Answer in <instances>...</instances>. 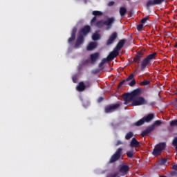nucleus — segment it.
<instances>
[{"label":"nucleus","mask_w":177,"mask_h":177,"mask_svg":"<svg viewBox=\"0 0 177 177\" xmlns=\"http://www.w3.org/2000/svg\"><path fill=\"white\" fill-rule=\"evenodd\" d=\"M91 32V26H85L83 28H82L79 31V35L77 37L75 44V48L77 49L81 46L85 42V38L84 37L85 35H88Z\"/></svg>","instance_id":"1"},{"label":"nucleus","mask_w":177,"mask_h":177,"mask_svg":"<svg viewBox=\"0 0 177 177\" xmlns=\"http://www.w3.org/2000/svg\"><path fill=\"white\" fill-rule=\"evenodd\" d=\"M114 21H115V18L113 17L111 18H108L106 21L100 20L96 22L95 27L97 28H103L104 26H106V30L109 31L111 27H113V24H114Z\"/></svg>","instance_id":"2"},{"label":"nucleus","mask_w":177,"mask_h":177,"mask_svg":"<svg viewBox=\"0 0 177 177\" xmlns=\"http://www.w3.org/2000/svg\"><path fill=\"white\" fill-rule=\"evenodd\" d=\"M156 57H157V53L154 52L152 54L147 55L146 58L143 59L140 64L141 71H145V70H146V67L150 64L151 60H154Z\"/></svg>","instance_id":"3"},{"label":"nucleus","mask_w":177,"mask_h":177,"mask_svg":"<svg viewBox=\"0 0 177 177\" xmlns=\"http://www.w3.org/2000/svg\"><path fill=\"white\" fill-rule=\"evenodd\" d=\"M167 147V143L160 142L156 145L152 152L153 156H160L162 150Z\"/></svg>","instance_id":"4"},{"label":"nucleus","mask_w":177,"mask_h":177,"mask_svg":"<svg viewBox=\"0 0 177 177\" xmlns=\"http://www.w3.org/2000/svg\"><path fill=\"white\" fill-rule=\"evenodd\" d=\"M120 106H121V104L118 103L106 105L104 109V111L105 114H111V113H114Z\"/></svg>","instance_id":"5"},{"label":"nucleus","mask_w":177,"mask_h":177,"mask_svg":"<svg viewBox=\"0 0 177 177\" xmlns=\"http://www.w3.org/2000/svg\"><path fill=\"white\" fill-rule=\"evenodd\" d=\"M148 102L143 97H138L134 98L131 102V106H143V104H147Z\"/></svg>","instance_id":"6"},{"label":"nucleus","mask_w":177,"mask_h":177,"mask_svg":"<svg viewBox=\"0 0 177 177\" xmlns=\"http://www.w3.org/2000/svg\"><path fill=\"white\" fill-rule=\"evenodd\" d=\"M121 156H122V149L118 148L115 153L111 157L109 162L112 164L113 162H115V161H118L121 158Z\"/></svg>","instance_id":"7"},{"label":"nucleus","mask_w":177,"mask_h":177,"mask_svg":"<svg viewBox=\"0 0 177 177\" xmlns=\"http://www.w3.org/2000/svg\"><path fill=\"white\" fill-rule=\"evenodd\" d=\"M118 38V33L117 32H113L110 36L108 40L106 41V45L107 46L112 45V44H114V41L115 39Z\"/></svg>","instance_id":"8"},{"label":"nucleus","mask_w":177,"mask_h":177,"mask_svg":"<svg viewBox=\"0 0 177 177\" xmlns=\"http://www.w3.org/2000/svg\"><path fill=\"white\" fill-rule=\"evenodd\" d=\"M122 97L124 99V104H128L129 102H133V98L131 93H125L122 95Z\"/></svg>","instance_id":"9"},{"label":"nucleus","mask_w":177,"mask_h":177,"mask_svg":"<svg viewBox=\"0 0 177 177\" xmlns=\"http://www.w3.org/2000/svg\"><path fill=\"white\" fill-rule=\"evenodd\" d=\"M153 131H154V125H151L148 127L145 130L142 131L141 136L143 137L147 136L149 133H151V132H153Z\"/></svg>","instance_id":"10"},{"label":"nucleus","mask_w":177,"mask_h":177,"mask_svg":"<svg viewBox=\"0 0 177 177\" xmlns=\"http://www.w3.org/2000/svg\"><path fill=\"white\" fill-rule=\"evenodd\" d=\"M130 95H131V97H133V99H136V97H141L140 95H142V91L140 90V88H136V90L130 93Z\"/></svg>","instance_id":"11"},{"label":"nucleus","mask_w":177,"mask_h":177,"mask_svg":"<svg viewBox=\"0 0 177 177\" xmlns=\"http://www.w3.org/2000/svg\"><path fill=\"white\" fill-rule=\"evenodd\" d=\"M77 30H78V28H77V27H74L73 28L72 32H71V37L68 39V44H71L72 41L75 40V37L77 35Z\"/></svg>","instance_id":"12"},{"label":"nucleus","mask_w":177,"mask_h":177,"mask_svg":"<svg viewBox=\"0 0 177 177\" xmlns=\"http://www.w3.org/2000/svg\"><path fill=\"white\" fill-rule=\"evenodd\" d=\"M120 55V51L117 49H114L112 52L109 53L108 55V59H109L111 61L113 60L115 57H117Z\"/></svg>","instance_id":"13"},{"label":"nucleus","mask_w":177,"mask_h":177,"mask_svg":"<svg viewBox=\"0 0 177 177\" xmlns=\"http://www.w3.org/2000/svg\"><path fill=\"white\" fill-rule=\"evenodd\" d=\"M99 53H95L93 54H91L90 55V60L91 61V64H95L96 62L99 59Z\"/></svg>","instance_id":"14"},{"label":"nucleus","mask_w":177,"mask_h":177,"mask_svg":"<svg viewBox=\"0 0 177 177\" xmlns=\"http://www.w3.org/2000/svg\"><path fill=\"white\" fill-rule=\"evenodd\" d=\"M127 42V39H121L118 41V44L116 45L115 49H116V50H121V49H122V47L124 46V45H125V43Z\"/></svg>","instance_id":"15"},{"label":"nucleus","mask_w":177,"mask_h":177,"mask_svg":"<svg viewBox=\"0 0 177 177\" xmlns=\"http://www.w3.org/2000/svg\"><path fill=\"white\" fill-rule=\"evenodd\" d=\"M96 48H97V43L91 41L87 46L86 49L87 50H93V49H96Z\"/></svg>","instance_id":"16"},{"label":"nucleus","mask_w":177,"mask_h":177,"mask_svg":"<svg viewBox=\"0 0 177 177\" xmlns=\"http://www.w3.org/2000/svg\"><path fill=\"white\" fill-rule=\"evenodd\" d=\"M85 89V83H84V82H79L76 87V91H78V92H84Z\"/></svg>","instance_id":"17"},{"label":"nucleus","mask_w":177,"mask_h":177,"mask_svg":"<svg viewBox=\"0 0 177 177\" xmlns=\"http://www.w3.org/2000/svg\"><path fill=\"white\" fill-rule=\"evenodd\" d=\"M130 146L131 147H140V142H139V141L136 140V138H133L130 142Z\"/></svg>","instance_id":"18"},{"label":"nucleus","mask_w":177,"mask_h":177,"mask_svg":"<svg viewBox=\"0 0 177 177\" xmlns=\"http://www.w3.org/2000/svg\"><path fill=\"white\" fill-rule=\"evenodd\" d=\"M142 57H143V53L142 52H138L137 53L136 57H134L133 62H134V63H138L139 61L141 60Z\"/></svg>","instance_id":"19"},{"label":"nucleus","mask_w":177,"mask_h":177,"mask_svg":"<svg viewBox=\"0 0 177 177\" xmlns=\"http://www.w3.org/2000/svg\"><path fill=\"white\" fill-rule=\"evenodd\" d=\"M129 171V166L127 165H122L120 168V172L122 174H127Z\"/></svg>","instance_id":"20"},{"label":"nucleus","mask_w":177,"mask_h":177,"mask_svg":"<svg viewBox=\"0 0 177 177\" xmlns=\"http://www.w3.org/2000/svg\"><path fill=\"white\" fill-rule=\"evenodd\" d=\"M145 122H150L154 118V114L149 113L147 116L143 117Z\"/></svg>","instance_id":"21"},{"label":"nucleus","mask_w":177,"mask_h":177,"mask_svg":"<svg viewBox=\"0 0 177 177\" xmlns=\"http://www.w3.org/2000/svg\"><path fill=\"white\" fill-rule=\"evenodd\" d=\"M153 5H160L157 0H149L147 2V8H150Z\"/></svg>","instance_id":"22"},{"label":"nucleus","mask_w":177,"mask_h":177,"mask_svg":"<svg viewBox=\"0 0 177 177\" xmlns=\"http://www.w3.org/2000/svg\"><path fill=\"white\" fill-rule=\"evenodd\" d=\"M119 13H120L121 17H124V16H125V15H127V9L125 8V7H120Z\"/></svg>","instance_id":"23"},{"label":"nucleus","mask_w":177,"mask_h":177,"mask_svg":"<svg viewBox=\"0 0 177 177\" xmlns=\"http://www.w3.org/2000/svg\"><path fill=\"white\" fill-rule=\"evenodd\" d=\"M145 119L142 118L138 121H137L136 123H134L135 127H142L145 124Z\"/></svg>","instance_id":"24"},{"label":"nucleus","mask_w":177,"mask_h":177,"mask_svg":"<svg viewBox=\"0 0 177 177\" xmlns=\"http://www.w3.org/2000/svg\"><path fill=\"white\" fill-rule=\"evenodd\" d=\"M133 137V133L132 131H129L125 136L126 140H129V139H132Z\"/></svg>","instance_id":"25"},{"label":"nucleus","mask_w":177,"mask_h":177,"mask_svg":"<svg viewBox=\"0 0 177 177\" xmlns=\"http://www.w3.org/2000/svg\"><path fill=\"white\" fill-rule=\"evenodd\" d=\"M92 39L93 41H98V39H100V35L99 33H94L92 35Z\"/></svg>","instance_id":"26"},{"label":"nucleus","mask_w":177,"mask_h":177,"mask_svg":"<svg viewBox=\"0 0 177 177\" xmlns=\"http://www.w3.org/2000/svg\"><path fill=\"white\" fill-rule=\"evenodd\" d=\"M150 84V80H143L142 82H141L140 83V85L141 86H146V85H149Z\"/></svg>","instance_id":"27"},{"label":"nucleus","mask_w":177,"mask_h":177,"mask_svg":"<svg viewBox=\"0 0 177 177\" xmlns=\"http://www.w3.org/2000/svg\"><path fill=\"white\" fill-rule=\"evenodd\" d=\"M92 15L96 17V16H102L103 12L100 11H93Z\"/></svg>","instance_id":"28"},{"label":"nucleus","mask_w":177,"mask_h":177,"mask_svg":"<svg viewBox=\"0 0 177 177\" xmlns=\"http://www.w3.org/2000/svg\"><path fill=\"white\" fill-rule=\"evenodd\" d=\"M127 156L129 158H132V157H133V151H127Z\"/></svg>","instance_id":"29"},{"label":"nucleus","mask_w":177,"mask_h":177,"mask_svg":"<svg viewBox=\"0 0 177 177\" xmlns=\"http://www.w3.org/2000/svg\"><path fill=\"white\" fill-rule=\"evenodd\" d=\"M131 80H135V75L133 73L130 74V75L127 78L126 81H131Z\"/></svg>","instance_id":"30"},{"label":"nucleus","mask_w":177,"mask_h":177,"mask_svg":"<svg viewBox=\"0 0 177 177\" xmlns=\"http://www.w3.org/2000/svg\"><path fill=\"white\" fill-rule=\"evenodd\" d=\"M161 124H162L161 120H156V121H155L154 123H153V124H151V125H153L154 128H156V125L159 126V125H161Z\"/></svg>","instance_id":"31"},{"label":"nucleus","mask_w":177,"mask_h":177,"mask_svg":"<svg viewBox=\"0 0 177 177\" xmlns=\"http://www.w3.org/2000/svg\"><path fill=\"white\" fill-rule=\"evenodd\" d=\"M177 126V120H172L170 122V127H176Z\"/></svg>","instance_id":"32"},{"label":"nucleus","mask_w":177,"mask_h":177,"mask_svg":"<svg viewBox=\"0 0 177 177\" xmlns=\"http://www.w3.org/2000/svg\"><path fill=\"white\" fill-rule=\"evenodd\" d=\"M172 145L176 147L175 149L177 153V140H175L174 138L172 140Z\"/></svg>","instance_id":"33"},{"label":"nucleus","mask_w":177,"mask_h":177,"mask_svg":"<svg viewBox=\"0 0 177 177\" xmlns=\"http://www.w3.org/2000/svg\"><path fill=\"white\" fill-rule=\"evenodd\" d=\"M136 84V81L135 80V79H133L131 82L129 83V85L130 86H133L134 85Z\"/></svg>","instance_id":"34"},{"label":"nucleus","mask_w":177,"mask_h":177,"mask_svg":"<svg viewBox=\"0 0 177 177\" xmlns=\"http://www.w3.org/2000/svg\"><path fill=\"white\" fill-rule=\"evenodd\" d=\"M84 86L85 89H86V88H91V82H85Z\"/></svg>","instance_id":"35"},{"label":"nucleus","mask_w":177,"mask_h":177,"mask_svg":"<svg viewBox=\"0 0 177 177\" xmlns=\"http://www.w3.org/2000/svg\"><path fill=\"white\" fill-rule=\"evenodd\" d=\"M101 62L104 64L106 62H111V61L109 59V57L107 56L106 58H103Z\"/></svg>","instance_id":"36"},{"label":"nucleus","mask_w":177,"mask_h":177,"mask_svg":"<svg viewBox=\"0 0 177 177\" xmlns=\"http://www.w3.org/2000/svg\"><path fill=\"white\" fill-rule=\"evenodd\" d=\"M147 20H148L147 17H144V18H142V19H141L140 23H142V24H145V23H146V21H147Z\"/></svg>","instance_id":"37"},{"label":"nucleus","mask_w":177,"mask_h":177,"mask_svg":"<svg viewBox=\"0 0 177 177\" xmlns=\"http://www.w3.org/2000/svg\"><path fill=\"white\" fill-rule=\"evenodd\" d=\"M124 83H125V80L120 82L118 86V89H120V88H121V86H122V85H124Z\"/></svg>","instance_id":"38"},{"label":"nucleus","mask_w":177,"mask_h":177,"mask_svg":"<svg viewBox=\"0 0 177 177\" xmlns=\"http://www.w3.org/2000/svg\"><path fill=\"white\" fill-rule=\"evenodd\" d=\"M142 28H143V24H140L138 25L137 30L138 31H140V30H142Z\"/></svg>","instance_id":"39"},{"label":"nucleus","mask_w":177,"mask_h":177,"mask_svg":"<svg viewBox=\"0 0 177 177\" xmlns=\"http://www.w3.org/2000/svg\"><path fill=\"white\" fill-rule=\"evenodd\" d=\"M103 100H104V98L103 97H100L97 99V103H101V102H103Z\"/></svg>","instance_id":"40"},{"label":"nucleus","mask_w":177,"mask_h":177,"mask_svg":"<svg viewBox=\"0 0 177 177\" xmlns=\"http://www.w3.org/2000/svg\"><path fill=\"white\" fill-rule=\"evenodd\" d=\"M88 63H89V60L88 59H86V60L82 62L83 66H85V64H88Z\"/></svg>","instance_id":"41"},{"label":"nucleus","mask_w":177,"mask_h":177,"mask_svg":"<svg viewBox=\"0 0 177 177\" xmlns=\"http://www.w3.org/2000/svg\"><path fill=\"white\" fill-rule=\"evenodd\" d=\"M96 21V17H94L91 21V24H93Z\"/></svg>","instance_id":"42"},{"label":"nucleus","mask_w":177,"mask_h":177,"mask_svg":"<svg viewBox=\"0 0 177 177\" xmlns=\"http://www.w3.org/2000/svg\"><path fill=\"white\" fill-rule=\"evenodd\" d=\"M160 161L162 164H165V162H167V160L165 158H162Z\"/></svg>","instance_id":"43"},{"label":"nucleus","mask_w":177,"mask_h":177,"mask_svg":"<svg viewBox=\"0 0 177 177\" xmlns=\"http://www.w3.org/2000/svg\"><path fill=\"white\" fill-rule=\"evenodd\" d=\"M114 1H110L109 3H108V6H113L114 5Z\"/></svg>","instance_id":"44"},{"label":"nucleus","mask_w":177,"mask_h":177,"mask_svg":"<svg viewBox=\"0 0 177 177\" xmlns=\"http://www.w3.org/2000/svg\"><path fill=\"white\" fill-rule=\"evenodd\" d=\"M172 169H173L174 171H177V165H174L173 167H172Z\"/></svg>","instance_id":"45"},{"label":"nucleus","mask_w":177,"mask_h":177,"mask_svg":"<svg viewBox=\"0 0 177 177\" xmlns=\"http://www.w3.org/2000/svg\"><path fill=\"white\" fill-rule=\"evenodd\" d=\"M106 177H117V174H111L109 176H107Z\"/></svg>","instance_id":"46"},{"label":"nucleus","mask_w":177,"mask_h":177,"mask_svg":"<svg viewBox=\"0 0 177 177\" xmlns=\"http://www.w3.org/2000/svg\"><path fill=\"white\" fill-rule=\"evenodd\" d=\"M120 145H122V142L118 140L116 143V146H120Z\"/></svg>","instance_id":"47"},{"label":"nucleus","mask_w":177,"mask_h":177,"mask_svg":"<svg viewBox=\"0 0 177 177\" xmlns=\"http://www.w3.org/2000/svg\"><path fill=\"white\" fill-rule=\"evenodd\" d=\"M156 1L159 3L160 5H161V3H162V2H164V1L165 0H156Z\"/></svg>","instance_id":"48"},{"label":"nucleus","mask_w":177,"mask_h":177,"mask_svg":"<svg viewBox=\"0 0 177 177\" xmlns=\"http://www.w3.org/2000/svg\"><path fill=\"white\" fill-rule=\"evenodd\" d=\"M104 64L101 61V62L99 64V67L100 68V67H103V65H104Z\"/></svg>","instance_id":"49"},{"label":"nucleus","mask_w":177,"mask_h":177,"mask_svg":"<svg viewBox=\"0 0 177 177\" xmlns=\"http://www.w3.org/2000/svg\"><path fill=\"white\" fill-rule=\"evenodd\" d=\"M174 48H177V41L175 42Z\"/></svg>","instance_id":"50"},{"label":"nucleus","mask_w":177,"mask_h":177,"mask_svg":"<svg viewBox=\"0 0 177 177\" xmlns=\"http://www.w3.org/2000/svg\"><path fill=\"white\" fill-rule=\"evenodd\" d=\"M174 139L175 140H177V137H175Z\"/></svg>","instance_id":"51"},{"label":"nucleus","mask_w":177,"mask_h":177,"mask_svg":"<svg viewBox=\"0 0 177 177\" xmlns=\"http://www.w3.org/2000/svg\"><path fill=\"white\" fill-rule=\"evenodd\" d=\"M73 82H75V80H74V78L73 79Z\"/></svg>","instance_id":"52"}]
</instances>
